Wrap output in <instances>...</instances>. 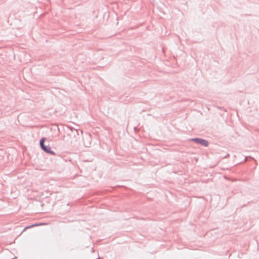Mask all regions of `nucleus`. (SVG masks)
I'll return each instance as SVG.
<instances>
[{"label": "nucleus", "instance_id": "f257e3e1", "mask_svg": "<svg viewBox=\"0 0 259 259\" xmlns=\"http://www.w3.org/2000/svg\"><path fill=\"white\" fill-rule=\"evenodd\" d=\"M46 140L45 138H42L40 141V145L43 150L48 153L54 154V153L51 150V148L50 146H45L44 145V142Z\"/></svg>", "mask_w": 259, "mask_h": 259}, {"label": "nucleus", "instance_id": "f03ea898", "mask_svg": "<svg viewBox=\"0 0 259 259\" xmlns=\"http://www.w3.org/2000/svg\"><path fill=\"white\" fill-rule=\"evenodd\" d=\"M192 140L195 141L196 143L200 144L203 146H208V142L203 139H193Z\"/></svg>", "mask_w": 259, "mask_h": 259}, {"label": "nucleus", "instance_id": "7ed1b4c3", "mask_svg": "<svg viewBox=\"0 0 259 259\" xmlns=\"http://www.w3.org/2000/svg\"><path fill=\"white\" fill-rule=\"evenodd\" d=\"M45 225V224H33V225H32L31 226L26 227L25 228L24 230H26V229H27L28 228H30L33 227L38 226H40V225Z\"/></svg>", "mask_w": 259, "mask_h": 259}]
</instances>
